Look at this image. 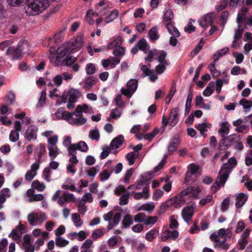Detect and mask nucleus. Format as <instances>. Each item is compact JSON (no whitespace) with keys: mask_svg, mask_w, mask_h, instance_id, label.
Instances as JSON below:
<instances>
[{"mask_svg":"<svg viewBox=\"0 0 252 252\" xmlns=\"http://www.w3.org/2000/svg\"><path fill=\"white\" fill-rule=\"evenodd\" d=\"M229 51L228 47H225L218 51H217L214 55L215 57H220L225 54H226Z\"/></svg>","mask_w":252,"mask_h":252,"instance_id":"58","label":"nucleus"},{"mask_svg":"<svg viewBox=\"0 0 252 252\" xmlns=\"http://www.w3.org/2000/svg\"><path fill=\"white\" fill-rule=\"evenodd\" d=\"M78 92L74 89H71L68 92V101L72 102H76L77 100V94Z\"/></svg>","mask_w":252,"mask_h":252,"instance_id":"20","label":"nucleus"},{"mask_svg":"<svg viewBox=\"0 0 252 252\" xmlns=\"http://www.w3.org/2000/svg\"><path fill=\"white\" fill-rule=\"evenodd\" d=\"M118 11L116 9L112 10L110 14L105 18L106 23H109L114 21L118 16Z\"/></svg>","mask_w":252,"mask_h":252,"instance_id":"28","label":"nucleus"},{"mask_svg":"<svg viewBox=\"0 0 252 252\" xmlns=\"http://www.w3.org/2000/svg\"><path fill=\"white\" fill-rule=\"evenodd\" d=\"M46 99V92L43 90L41 92L40 96L38 99V101L36 104L37 107H42L45 102Z\"/></svg>","mask_w":252,"mask_h":252,"instance_id":"23","label":"nucleus"},{"mask_svg":"<svg viewBox=\"0 0 252 252\" xmlns=\"http://www.w3.org/2000/svg\"><path fill=\"white\" fill-rule=\"evenodd\" d=\"M229 203L230 198L229 197H226L223 200V201L221 203L220 208L221 211L222 212H225L228 209Z\"/></svg>","mask_w":252,"mask_h":252,"instance_id":"45","label":"nucleus"},{"mask_svg":"<svg viewBox=\"0 0 252 252\" xmlns=\"http://www.w3.org/2000/svg\"><path fill=\"white\" fill-rule=\"evenodd\" d=\"M213 199V196L211 195H207L205 198L202 199L199 202V204L201 206H204L207 203L210 202Z\"/></svg>","mask_w":252,"mask_h":252,"instance_id":"63","label":"nucleus"},{"mask_svg":"<svg viewBox=\"0 0 252 252\" xmlns=\"http://www.w3.org/2000/svg\"><path fill=\"white\" fill-rule=\"evenodd\" d=\"M126 158L128 161L129 165H132L134 164L135 160V154L133 152H130L126 155Z\"/></svg>","mask_w":252,"mask_h":252,"instance_id":"59","label":"nucleus"},{"mask_svg":"<svg viewBox=\"0 0 252 252\" xmlns=\"http://www.w3.org/2000/svg\"><path fill=\"white\" fill-rule=\"evenodd\" d=\"M130 196L129 192H126L123 194L120 198L119 204L120 205H125L128 203V199Z\"/></svg>","mask_w":252,"mask_h":252,"instance_id":"37","label":"nucleus"},{"mask_svg":"<svg viewBox=\"0 0 252 252\" xmlns=\"http://www.w3.org/2000/svg\"><path fill=\"white\" fill-rule=\"evenodd\" d=\"M193 97V94L192 92L191 91H189L187 98L186 102V105H185V115H188L190 110V108L191 106V102L192 99Z\"/></svg>","mask_w":252,"mask_h":252,"instance_id":"15","label":"nucleus"},{"mask_svg":"<svg viewBox=\"0 0 252 252\" xmlns=\"http://www.w3.org/2000/svg\"><path fill=\"white\" fill-rule=\"evenodd\" d=\"M22 233V232L20 231V230H18L17 228L14 229L9 235V236L11 237L14 240H18L21 237Z\"/></svg>","mask_w":252,"mask_h":252,"instance_id":"33","label":"nucleus"},{"mask_svg":"<svg viewBox=\"0 0 252 252\" xmlns=\"http://www.w3.org/2000/svg\"><path fill=\"white\" fill-rule=\"evenodd\" d=\"M158 129L157 127L155 128L154 130L150 133H147L144 135V138L146 140L151 141L155 137V136L158 133Z\"/></svg>","mask_w":252,"mask_h":252,"instance_id":"34","label":"nucleus"},{"mask_svg":"<svg viewBox=\"0 0 252 252\" xmlns=\"http://www.w3.org/2000/svg\"><path fill=\"white\" fill-rule=\"evenodd\" d=\"M32 187L39 191H43L45 189V186L38 180H34L32 182Z\"/></svg>","mask_w":252,"mask_h":252,"instance_id":"29","label":"nucleus"},{"mask_svg":"<svg viewBox=\"0 0 252 252\" xmlns=\"http://www.w3.org/2000/svg\"><path fill=\"white\" fill-rule=\"evenodd\" d=\"M134 170L133 168H131L128 169L125 175L124 180V182L125 183H128L129 182V179L132 176Z\"/></svg>","mask_w":252,"mask_h":252,"instance_id":"56","label":"nucleus"},{"mask_svg":"<svg viewBox=\"0 0 252 252\" xmlns=\"http://www.w3.org/2000/svg\"><path fill=\"white\" fill-rule=\"evenodd\" d=\"M211 127V125L209 124H206L205 123H203L202 124H198L197 125H195V127L199 130L200 134L204 137H206L207 134L205 133V132L207 131L208 128Z\"/></svg>","mask_w":252,"mask_h":252,"instance_id":"12","label":"nucleus"},{"mask_svg":"<svg viewBox=\"0 0 252 252\" xmlns=\"http://www.w3.org/2000/svg\"><path fill=\"white\" fill-rule=\"evenodd\" d=\"M95 65L92 63H88L86 66V71L87 74L92 75L95 71Z\"/></svg>","mask_w":252,"mask_h":252,"instance_id":"46","label":"nucleus"},{"mask_svg":"<svg viewBox=\"0 0 252 252\" xmlns=\"http://www.w3.org/2000/svg\"><path fill=\"white\" fill-rule=\"evenodd\" d=\"M148 36L152 42H154L159 38L157 26H154L150 29L148 32Z\"/></svg>","mask_w":252,"mask_h":252,"instance_id":"13","label":"nucleus"},{"mask_svg":"<svg viewBox=\"0 0 252 252\" xmlns=\"http://www.w3.org/2000/svg\"><path fill=\"white\" fill-rule=\"evenodd\" d=\"M94 15L93 10H89L86 15V20L90 25H92L94 23V20L92 19V16Z\"/></svg>","mask_w":252,"mask_h":252,"instance_id":"48","label":"nucleus"},{"mask_svg":"<svg viewBox=\"0 0 252 252\" xmlns=\"http://www.w3.org/2000/svg\"><path fill=\"white\" fill-rule=\"evenodd\" d=\"M72 219L75 225L77 227H80L83 224V221L80 218V215L77 213H73L72 215Z\"/></svg>","mask_w":252,"mask_h":252,"instance_id":"21","label":"nucleus"},{"mask_svg":"<svg viewBox=\"0 0 252 252\" xmlns=\"http://www.w3.org/2000/svg\"><path fill=\"white\" fill-rule=\"evenodd\" d=\"M173 17V13L172 11L168 9H167L164 14V20L166 21H169Z\"/></svg>","mask_w":252,"mask_h":252,"instance_id":"61","label":"nucleus"},{"mask_svg":"<svg viewBox=\"0 0 252 252\" xmlns=\"http://www.w3.org/2000/svg\"><path fill=\"white\" fill-rule=\"evenodd\" d=\"M48 149L49 151V155L50 159L53 160L59 154L58 148L56 146L54 147L48 146Z\"/></svg>","mask_w":252,"mask_h":252,"instance_id":"22","label":"nucleus"},{"mask_svg":"<svg viewBox=\"0 0 252 252\" xmlns=\"http://www.w3.org/2000/svg\"><path fill=\"white\" fill-rule=\"evenodd\" d=\"M89 137L93 140L98 141L99 140L100 134L97 129H91L89 132Z\"/></svg>","mask_w":252,"mask_h":252,"instance_id":"36","label":"nucleus"},{"mask_svg":"<svg viewBox=\"0 0 252 252\" xmlns=\"http://www.w3.org/2000/svg\"><path fill=\"white\" fill-rule=\"evenodd\" d=\"M110 115L113 119H117L121 116V111L118 108H115L111 111Z\"/></svg>","mask_w":252,"mask_h":252,"instance_id":"64","label":"nucleus"},{"mask_svg":"<svg viewBox=\"0 0 252 252\" xmlns=\"http://www.w3.org/2000/svg\"><path fill=\"white\" fill-rule=\"evenodd\" d=\"M56 244L57 246L63 247L68 244V241L61 237H58L56 238Z\"/></svg>","mask_w":252,"mask_h":252,"instance_id":"41","label":"nucleus"},{"mask_svg":"<svg viewBox=\"0 0 252 252\" xmlns=\"http://www.w3.org/2000/svg\"><path fill=\"white\" fill-rule=\"evenodd\" d=\"M157 220H158V217L156 216L146 217L144 223L146 225H153L157 221Z\"/></svg>","mask_w":252,"mask_h":252,"instance_id":"43","label":"nucleus"},{"mask_svg":"<svg viewBox=\"0 0 252 252\" xmlns=\"http://www.w3.org/2000/svg\"><path fill=\"white\" fill-rule=\"evenodd\" d=\"M126 192V189L123 185H119L114 190L115 194L117 196H119L122 193Z\"/></svg>","mask_w":252,"mask_h":252,"instance_id":"57","label":"nucleus"},{"mask_svg":"<svg viewBox=\"0 0 252 252\" xmlns=\"http://www.w3.org/2000/svg\"><path fill=\"white\" fill-rule=\"evenodd\" d=\"M83 38L81 36H77L74 41H69L62 46L61 50V56H65L67 54L79 50L83 46Z\"/></svg>","mask_w":252,"mask_h":252,"instance_id":"1","label":"nucleus"},{"mask_svg":"<svg viewBox=\"0 0 252 252\" xmlns=\"http://www.w3.org/2000/svg\"><path fill=\"white\" fill-rule=\"evenodd\" d=\"M140 69L143 71V73L144 74V76H147L148 75H149V73H151L150 72L152 70L150 69L148 66L150 67L151 66V65L150 63L148 64V66L146 65L143 64H140Z\"/></svg>","mask_w":252,"mask_h":252,"instance_id":"50","label":"nucleus"},{"mask_svg":"<svg viewBox=\"0 0 252 252\" xmlns=\"http://www.w3.org/2000/svg\"><path fill=\"white\" fill-rule=\"evenodd\" d=\"M159 52L157 50H150L149 52L148 55L145 58L146 61H148L149 63H151L154 58V57L158 56Z\"/></svg>","mask_w":252,"mask_h":252,"instance_id":"42","label":"nucleus"},{"mask_svg":"<svg viewBox=\"0 0 252 252\" xmlns=\"http://www.w3.org/2000/svg\"><path fill=\"white\" fill-rule=\"evenodd\" d=\"M87 122V120L83 117V116L77 117L76 118H73L71 122L72 125L81 126L84 125Z\"/></svg>","mask_w":252,"mask_h":252,"instance_id":"24","label":"nucleus"},{"mask_svg":"<svg viewBox=\"0 0 252 252\" xmlns=\"http://www.w3.org/2000/svg\"><path fill=\"white\" fill-rule=\"evenodd\" d=\"M28 9L31 10V15H37L49 6V0H27Z\"/></svg>","mask_w":252,"mask_h":252,"instance_id":"2","label":"nucleus"},{"mask_svg":"<svg viewBox=\"0 0 252 252\" xmlns=\"http://www.w3.org/2000/svg\"><path fill=\"white\" fill-rule=\"evenodd\" d=\"M75 144L79 148L78 150L83 152H86L88 150V146L84 141H81L77 143H75Z\"/></svg>","mask_w":252,"mask_h":252,"instance_id":"47","label":"nucleus"},{"mask_svg":"<svg viewBox=\"0 0 252 252\" xmlns=\"http://www.w3.org/2000/svg\"><path fill=\"white\" fill-rule=\"evenodd\" d=\"M180 144L179 138L178 136H174L169 143L167 147L169 155H172L174 152L177 150V147Z\"/></svg>","mask_w":252,"mask_h":252,"instance_id":"9","label":"nucleus"},{"mask_svg":"<svg viewBox=\"0 0 252 252\" xmlns=\"http://www.w3.org/2000/svg\"><path fill=\"white\" fill-rule=\"evenodd\" d=\"M177 215H172L170 218L169 228H177L179 226V223L177 221Z\"/></svg>","mask_w":252,"mask_h":252,"instance_id":"30","label":"nucleus"},{"mask_svg":"<svg viewBox=\"0 0 252 252\" xmlns=\"http://www.w3.org/2000/svg\"><path fill=\"white\" fill-rule=\"evenodd\" d=\"M71 112L64 111L62 113L63 118L67 121L70 124L72 125L71 122L73 121V118L72 117Z\"/></svg>","mask_w":252,"mask_h":252,"instance_id":"44","label":"nucleus"},{"mask_svg":"<svg viewBox=\"0 0 252 252\" xmlns=\"http://www.w3.org/2000/svg\"><path fill=\"white\" fill-rule=\"evenodd\" d=\"M233 56L235 58V62L237 64L241 63L244 60V56L242 53L235 52L233 53Z\"/></svg>","mask_w":252,"mask_h":252,"instance_id":"55","label":"nucleus"},{"mask_svg":"<svg viewBox=\"0 0 252 252\" xmlns=\"http://www.w3.org/2000/svg\"><path fill=\"white\" fill-rule=\"evenodd\" d=\"M193 209V208L191 207H187L182 210V216L186 222H189L193 217L194 214Z\"/></svg>","mask_w":252,"mask_h":252,"instance_id":"8","label":"nucleus"},{"mask_svg":"<svg viewBox=\"0 0 252 252\" xmlns=\"http://www.w3.org/2000/svg\"><path fill=\"white\" fill-rule=\"evenodd\" d=\"M105 49V46H102L100 48H94L92 49L91 46L89 45L87 47V50L90 56H92L94 55V52H99L101 51H104Z\"/></svg>","mask_w":252,"mask_h":252,"instance_id":"54","label":"nucleus"},{"mask_svg":"<svg viewBox=\"0 0 252 252\" xmlns=\"http://www.w3.org/2000/svg\"><path fill=\"white\" fill-rule=\"evenodd\" d=\"M77 60V58L73 56H67L63 60V63L67 66H70L74 64Z\"/></svg>","mask_w":252,"mask_h":252,"instance_id":"26","label":"nucleus"},{"mask_svg":"<svg viewBox=\"0 0 252 252\" xmlns=\"http://www.w3.org/2000/svg\"><path fill=\"white\" fill-rule=\"evenodd\" d=\"M158 231L156 228H154L150 231H148L145 236V239L149 241H152L156 238L157 235L158 234Z\"/></svg>","mask_w":252,"mask_h":252,"instance_id":"18","label":"nucleus"},{"mask_svg":"<svg viewBox=\"0 0 252 252\" xmlns=\"http://www.w3.org/2000/svg\"><path fill=\"white\" fill-rule=\"evenodd\" d=\"M239 103L245 109H250L252 107V101L248 100L245 98L241 99Z\"/></svg>","mask_w":252,"mask_h":252,"instance_id":"49","label":"nucleus"},{"mask_svg":"<svg viewBox=\"0 0 252 252\" xmlns=\"http://www.w3.org/2000/svg\"><path fill=\"white\" fill-rule=\"evenodd\" d=\"M46 152V147L44 144L40 143L39 145V152L37 156L36 161L38 162H40V159L42 156Z\"/></svg>","mask_w":252,"mask_h":252,"instance_id":"40","label":"nucleus"},{"mask_svg":"<svg viewBox=\"0 0 252 252\" xmlns=\"http://www.w3.org/2000/svg\"><path fill=\"white\" fill-rule=\"evenodd\" d=\"M103 235V228L97 229L95 230L92 234V237L94 239L102 236Z\"/></svg>","mask_w":252,"mask_h":252,"instance_id":"60","label":"nucleus"},{"mask_svg":"<svg viewBox=\"0 0 252 252\" xmlns=\"http://www.w3.org/2000/svg\"><path fill=\"white\" fill-rule=\"evenodd\" d=\"M231 167L229 165H228L227 163L224 164L219 172V175H220L223 178L227 179Z\"/></svg>","mask_w":252,"mask_h":252,"instance_id":"17","label":"nucleus"},{"mask_svg":"<svg viewBox=\"0 0 252 252\" xmlns=\"http://www.w3.org/2000/svg\"><path fill=\"white\" fill-rule=\"evenodd\" d=\"M199 25L201 27L207 28L209 26H211L214 23L212 18V14L208 13L205 15L199 21Z\"/></svg>","mask_w":252,"mask_h":252,"instance_id":"7","label":"nucleus"},{"mask_svg":"<svg viewBox=\"0 0 252 252\" xmlns=\"http://www.w3.org/2000/svg\"><path fill=\"white\" fill-rule=\"evenodd\" d=\"M138 49L146 52L147 50V43L144 38L141 39L136 45Z\"/></svg>","mask_w":252,"mask_h":252,"instance_id":"35","label":"nucleus"},{"mask_svg":"<svg viewBox=\"0 0 252 252\" xmlns=\"http://www.w3.org/2000/svg\"><path fill=\"white\" fill-rule=\"evenodd\" d=\"M79 149L78 147L75 144H73L70 145V146L68 148V155L73 156V155H76L77 152L76 150Z\"/></svg>","mask_w":252,"mask_h":252,"instance_id":"52","label":"nucleus"},{"mask_svg":"<svg viewBox=\"0 0 252 252\" xmlns=\"http://www.w3.org/2000/svg\"><path fill=\"white\" fill-rule=\"evenodd\" d=\"M22 50L21 45L18 44L16 47L14 46L9 47L6 51V54L7 55H12L14 60H18L20 59L23 56Z\"/></svg>","mask_w":252,"mask_h":252,"instance_id":"5","label":"nucleus"},{"mask_svg":"<svg viewBox=\"0 0 252 252\" xmlns=\"http://www.w3.org/2000/svg\"><path fill=\"white\" fill-rule=\"evenodd\" d=\"M122 44V39L121 36H118L114 38L111 42H110L108 46V49H111L114 47H120Z\"/></svg>","mask_w":252,"mask_h":252,"instance_id":"16","label":"nucleus"},{"mask_svg":"<svg viewBox=\"0 0 252 252\" xmlns=\"http://www.w3.org/2000/svg\"><path fill=\"white\" fill-rule=\"evenodd\" d=\"M110 170V173H108V170L107 169H104L100 173L99 176L100 177V179L102 181H105L109 178L111 174L113 172H114L113 169H111Z\"/></svg>","mask_w":252,"mask_h":252,"instance_id":"38","label":"nucleus"},{"mask_svg":"<svg viewBox=\"0 0 252 252\" xmlns=\"http://www.w3.org/2000/svg\"><path fill=\"white\" fill-rule=\"evenodd\" d=\"M204 44V42L203 41V39H201L197 46L192 50L191 53H193L194 55H197L202 48Z\"/></svg>","mask_w":252,"mask_h":252,"instance_id":"62","label":"nucleus"},{"mask_svg":"<svg viewBox=\"0 0 252 252\" xmlns=\"http://www.w3.org/2000/svg\"><path fill=\"white\" fill-rule=\"evenodd\" d=\"M95 79L94 77H88L85 80L84 87L86 89H89L95 84Z\"/></svg>","mask_w":252,"mask_h":252,"instance_id":"31","label":"nucleus"},{"mask_svg":"<svg viewBox=\"0 0 252 252\" xmlns=\"http://www.w3.org/2000/svg\"><path fill=\"white\" fill-rule=\"evenodd\" d=\"M122 228H127L133 223V220L128 214H126L124 217L123 220H122Z\"/></svg>","mask_w":252,"mask_h":252,"instance_id":"19","label":"nucleus"},{"mask_svg":"<svg viewBox=\"0 0 252 252\" xmlns=\"http://www.w3.org/2000/svg\"><path fill=\"white\" fill-rule=\"evenodd\" d=\"M38 128L33 125L29 126L25 133V138L29 141L36 140L37 137Z\"/></svg>","mask_w":252,"mask_h":252,"instance_id":"6","label":"nucleus"},{"mask_svg":"<svg viewBox=\"0 0 252 252\" xmlns=\"http://www.w3.org/2000/svg\"><path fill=\"white\" fill-rule=\"evenodd\" d=\"M179 108L176 107L171 110L170 115L168 119H167L165 115H163L162 118V124L163 128H165L168 125L171 127H174L178 122Z\"/></svg>","mask_w":252,"mask_h":252,"instance_id":"3","label":"nucleus"},{"mask_svg":"<svg viewBox=\"0 0 252 252\" xmlns=\"http://www.w3.org/2000/svg\"><path fill=\"white\" fill-rule=\"evenodd\" d=\"M127 88L135 92L137 88L138 81L136 79H130L126 84Z\"/></svg>","mask_w":252,"mask_h":252,"instance_id":"25","label":"nucleus"},{"mask_svg":"<svg viewBox=\"0 0 252 252\" xmlns=\"http://www.w3.org/2000/svg\"><path fill=\"white\" fill-rule=\"evenodd\" d=\"M19 137V132L17 131H15L14 130H12L10 133L9 135V139L12 142H16L17 141Z\"/></svg>","mask_w":252,"mask_h":252,"instance_id":"51","label":"nucleus"},{"mask_svg":"<svg viewBox=\"0 0 252 252\" xmlns=\"http://www.w3.org/2000/svg\"><path fill=\"white\" fill-rule=\"evenodd\" d=\"M125 48L123 47H120L116 48L113 51V54L115 56V58H119L123 57L125 53Z\"/></svg>","mask_w":252,"mask_h":252,"instance_id":"39","label":"nucleus"},{"mask_svg":"<svg viewBox=\"0 0 252 252\" xmlns=\"http://www.w3.org/2000/svg\"><path fill=\"white\" fill-rule=\"evenodd\" d=\"M124 141V137L120 135L114 138L110 143V147L112 149H116L121 146Z\"/></svg>","mask_w":252,"mask_h":252,"instance_id":"10","label":"nucleus"},{"mask_svg":"<svg viewBox=\"0 0 252 252\" xmlns=\"http://www.w3.org/2000/svg\"><path fill=\"white\" fill-rule=\"evenodd\" d=\"M189 166V171L187 172L185 178L187 182L190 181V176L195 174L199 169V166L194 163L190 164Z\"/></svg>","mask_w":252,"mask_h":252,"instance_id":"14","label":"nucleus"},{"mask_svg":"<svg viewBox=\"0 0 252 252\" xmlns=\"http://www.w3.org/2000/svg\"><path fill=\"white\" fill-rule=\"evenodd\" d=\"M146 215L144 213H140L137 214L134 217V221L135 222H145V218H146Z\"/></svg>","mask_w":252,"mask_h":252,"instance_id":"53","label":"nucleus"},{"mask_svg":"<svg viewBox=\"0 0 252 252\" xmlns=\"http://www.w3.org/2000/svg\"><path fill=\"white\" fill-rule=\"evenodd\" d=\"M248 199V196L244 193H240L236 197V202L235 206L237 208L242 207Z\"/></svg>","mask_w":252,"mask_h":252,"instance_id":"11","label":"nucleus"},{"mask_svg":"<svg viewBox=\"0 0 252 252\" xmlns=\"http://www.w3.org/2000/svg\"><path fill=\"white\" fill-rule=\"evenodd\" d=\"M176 91V84L175 82L173 83L172 86L170 88L169 94L167 95V98L165 99L166 103H169L172 98L173 97V95H174L175 92Z\"/></svg>","mask_w":252,"mask_h":252,"instance_id":"27","label":"nucleus"},{"mask_svg":"<svg viewBox=\"0 0 252 252\" xmlns=\"http://www.w3.org/2000/svg\"><path fill=\"white\" fill-rule=\"evenodd\" d=\"M28 220L31 225H35L38 221L37 214L34 213H30L28 216Z\"/></svg>","mask_w":252,"mask_h":252,"instance_id":"32","label":"nucleus"},{"mask_svg":"<svg viewBox=\"0 0 252 252\" xmlns=\"http://www.w3.org/2000/svg\"><path fill=\"white\" fill-rule=\"evenodd\" d=\"M239 141H240V136L237 134H232L226 137V138H222L220 141L219 146L220 148L224 147L227 148Z\"/></svg>","mask_w":252,"mask_h":252,"instance_id":"4","label":"nucleus"}]
</instances>
